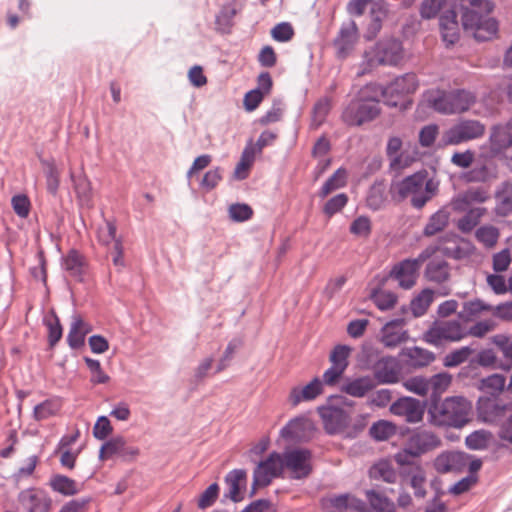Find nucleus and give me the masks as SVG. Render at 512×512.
<instances>
[{"mask_svg":"<svg viewBox=\"0 0 512 512\" xmlns=\"http://www.w3.org/2000/svg\"><path fill=\"white\" fill-rule=\"evenodd\" d=\"M229 217L236 222H243L251 218L253 211L247 204H232L228 209Z\"/></svg>","mask_w":512,"mask_h":512,"instance_id":"62","label":"nucleus"},{"mask_svg":"<svg viewBox=\"0 0 512 512\" xmlns=\"http://www.w3.org/2000/svg\"><path fill=\"white\" fill-rule=\"evenodd\" d=\"M440 30L443 41L448 45L454 44L459 39V26L453 10H447L440 16Z\"/></svg>","mask_w":512,"mask_h":512,"instance_id":"26","label":"nucleus"},{"mask_svg":"<svg viewBox=\"0 0 512 512\" xmlns=\"http://www.w3.org/2000/svg\"><path fill=\"white\" fill-rule=\"evenodd\" d=\"M321 415L325 429L330 434L340 433L348 425V416L342 409L328 408Z\"/></svg>","mask_w":512,"mask_h":512,"instance_id":"24","label":"nucleus"},{"mask_svg":"<svg viewBox=\"0 0 512 512\" xmlns=\"http://www.w3.org/2000/svg\"><path fill=\"white\" fill-rule=\"evenodd\" d=\"M500 232L498 228L492 225H484L477 229L476 238L487 248H493L499 239Z\"/></svg>","mask_w":512,"mask_h":512,"instance_id":"47","label":"nucleus"},{"mask_svg":"<svg viewBox=\"0 0 512 512\" xmlns=\"http://www.w3.org/2000/svg\"><path fill=\"white\" fill-rule=\"evenodd\" d=\"M396 427L391 422L388 421H378L374 423L370 428L371 436L379 441L387 440L391 436L395 434Z\"/></svg>","mask_w":512,"mask_h":512,"instance_id":"55","label":"nucleus"},{"mask_svg":"<svg viewBox=\"0 0 512 512\" xmlns=\"http://www.w3.org/2000/svg\"><path fill=\"white\" fill-rule=\"evenodd\" d=\"M404 326V319H395L386 323L381 331L382 343L387 347H396L404 342L408 337Z\"/></svg>","mask_w":512,"mask_h":512,"instance_id":"22","label":"nucleus"},{"mask_svg":"<svg viewBox=\"0 0 512 512\" xmlns=\"http://www.w3.org/2000/svg\"><path fill=\"white\" fill-rule=\"evenodd\" d=\"M350 232L358 237H368L371 233L370 219L366 216H359L351 223Z\"/></svg>","mask_w":512,"mask_h":512,"instance_id":"63","label":"nucleus"},{"mask_svg":"<svg viewBox=\"0 0 512 512\" xmlns=\"http://www.w3.org/2000/svg\"><path fill=\"white\" fill-rule=\"evenodd\" d=\"M323 392V383L319 378H314L305 386H295L291 389L288 401L295 407L301 402H308L316 399Z\"/></svg>","mask_w":512,"mask_h":512,"instance_id":"21","label":"nucleus"},{"mask_svg":"<svg viewBox=\"0 0 512 512\" xmlns=\"http://www.w3.org/2000/svg\"><path fill=\"white\" fill-rule=\"evenodd\" d=\"M415 159L416 157L412 156L408 151H402L389 159L390 168L393 171L401 172L411 166Z\"/></svg>","mask_w":512,"mask_h":512,"instance_id":"60","label":"nucleus"},{"mask_svg":"<svg viewBox=\"0 0 512 512\" xmlns=\"http://www.w3.org/2000/svg\"><path fill=\"white\" fill-rule=\"evenodd\" d=\"M284 471L282 456L272 453L267 459L261 461L253 472V487H264L279 477Z\"/></svg>","mask_w":512,"mask_h":512,"instance_id":"12","label":"nucleus"},{"mask_svg":"<svg viewBox=\"0 0 512 512\" xmlns=\"http://www.w3.org/2000/svg\"><path fill=\"white\" fill-rule=\"evenodd\" d=\"M425 274L429 281L445 282L449 278L448 264L442 260H433L427 265Z\"/></svg>","mask_w":512,"mask_h":512,"instance_id":"41","label":"nucleus"},{"mask_svg":"<svg viewBox=\"0 0 512 512\" xmlns=\"http://www.w3.org/2000/svg\"><path fill=\"white\" fill-rule=\"evenodd\" d=\"M497 323L493 319H484L476 322L470 328H466V337L473 336L476 338H483L488 333L496 329Z\"/></svg>","mask_w":512,"mask_h":512,"instance_id":"53","label":"nucleus"},{"mask_svg":"<svg viewBox=\"0 0 512 512\" xmlns=\"http://www.w3.org/2000/svg\"><path fill=\"white\" fill-rule=\"evenodd\" d=\"M404 56V49L399 40L395 38H384L378 41L373 48L364 52V69L361 74L366 73L378 65L396 66L403 61Z\"/></svg>","mask_w":512,"mask_h":512,"instance_id":"5","label":"nucleus"},{"mask_svg":"<svg viewBox=\"0 0 512 512\" xmlns=\"http://www.w3.org/2000/svg\"><path fill=\"white\" fill-rule=\"evenodd\" d=\"M219 485L217 483L211 484L199 497L198 507L206 509L212 506L219 496Z\"/></svg>","mask_w":512,"mask_h":512,"instance_id":"64","label":"nucleus"},{"mask_svg":"<svg viewBox=\"0 0 512 512\" xmlns=\"http://www.w3.org/2000/svg\"><path fill=\"white\" fill-rule=\"evenodd\" d=\"M487 194L479 189H470L452 201L453 209L464 210L471 202H484Z\"/></svg>","mask_w":512,"mask_h":512,"instance_id":"43","label":"nucleus"},{"mask_svg":"<svg viewBox=\"0 0 512 512\" xmlns=\"http://www.w3.org/2000/svg\"><path fill=\"white\" fill-rule=\"evenodd\" d=\"M281 456L284 470H287L293 478H303L311 472V454L308 450L292 449Z\"/></svg>","mask_w":512,"mask_h":512,"instance_id":"13","label":"nucleus"},{"mask_svg":"<svg viewBox=\"0 0 512 512\" xmlns=\"http://www.w3.org/2000/svg\"><path fill=\"white\" fill-rule=\"evenodd\" d=\"M98 240L101 244L106 246H114L115 242H121V239L116 236V226L110 221H106L98 228Z\"/></svg>","mask_w":512,"mask_h":512,"instance_id":"54","label":"nucleus"},{"mask_svg":"<svg viewBox=\"0 0 512 512\" xmlns=\"http://www.w3.org/2000/svg\"><path fill=\"white\" fill-rule=\"evenodd\" d=\"M512 125L495 126L490 135L491 149L494 153H500L512 145Z\"/></svg>","mask_w":512,"mask_h":512,"instance_id":"28","label":"nucleus"},{"mask_svg":"<svg viewBox=\"0 0 512 512\" xmlns=\"http://www.w3.org/2000/svg\"><path fill=\"white\" fill-rule=\"evenodd\" d=\"M430 107L441 114H461L470 109L476 97L466 90L444 91L432 89L424 94Z\"/></svg>","mask_w":512,"mask_h":512,"instance_id":"4","label":"nucleus"},{"mask_svg":"<svg viewBox=\"0 0 512 512\" xmlns=\"http://www.w3.org/2000/svg\"><path fill=\"white\" fill-rule=\"evenodd\" d=\"M493 306L485 303L480 299H473L463 303L462 311L459 313V317L464 320H471L483 312H492Z\"/></svg>","mask_w":512,"mask_h":512,"instance_id":"37","label":"nucleus"},{"mask_svg":"<svg viewBox=\"0 0 512 512\" xmlns=\"http://www.w3.org/2000/svg\"><path fill=\"white\" fill-rule=\"evenodd\" d=\"M437 188L438 185L432 179H427L426 171H419L393 182L390 191L396 201L410 198L411 204L420 209L432 198Z\"/></svg>","mask_w":512,"mask_h":512,"instance_id":"3","label":"nucleus"},{"mask_svg":"<svg viewBox=\"0 0 512 512\" xmlns=\"http://www.w3.org/2000/svg\"><path fill=\"white\" fill-rule=\"evenodd\" d=\"M450 213L446 209H440L436 213H434L428 220L424 228L425 236H433L442 230L448 225Z\"/></svg>","mask_w":512,"mask_h":512,"instance_id":"38","label":"nucleus"},{"mask_svg":"<svg viewBox=\"0 0 512 512\" xmlns=\"http://www.w3.org/2000/svg\"><path fill=\"white\" fill-rule=\"evenodd\" d=\"M18 501L27 512H49L52 505L51 498L43 490L36 488L22 490Z\"/></svg>","mask_w":512,"mask_h":512,"instance_id":"17","label":"nucleus"},{"mask_svg":"<svg viewBox=\"0 0 512 512\" xmlns=\"http://www.w3.org/2000/svg\"><path fill=\"white\" fill-rule=\"evenodd\" d=\"M313 422L303 416L290 420L280 431L282 438L289 442L308 440L314 432Z\"/></svg>","mask_w":512,"mask_h":512,"instance_id":"16","label":"nucleus"},{"mask_svg":"<svg viewBox=\"0 0 512 512\" xmlns=\"http://www.w3.org/2000/svg\"><path fill=\"white\" fill-rule=\"evenodd\" d=\"M366 498L372 509L378 512H395L396 505L386 495L376 491L367 490L365 492Z\"/></svg>","mask_w":512,"mask_h":512,"instance_id":"36","label":"nucleus"},{"mask_svg":"<svg viewBox=\"0 0 512 512\" xmlns=\"http://www.w3.org/2000/svg\"><path fill=\"white\" fill-rule=\"evenodd\" d=\"M434 300V292L431 289L422 290L410 303V309L415 317L423 316Z\"/></svg>","mask_w":512,"mask_h":512,"instance_id":"39","label":"nucleus"},{"mask_svg":"<svg viewBox=\"0 0 512 512\" xmlns=\"http://www.w3.org/2000/svg\"><path fill=\"white\" fill-rule=\"evenodd\" d=\"M505 405H501L493 400L486 399L479 402V413L486 422H496L504 416Z\"/></svg>","mask_w":512,"mask_h":512,"instance_id":"35","label":"nucleus"},{"mask_svg":"<svg viewBox=\"0 0 512 512\" xmlns=\"http://www.w3.org/2000/svg\"><path fill=\"white\" fill-rule=\"evenodd\" d=\"M486 212L485 208H473L469 210L458 222V228L464 232H470L479 223Z\"/></svg>","mask_w":512,"mask_h":512,"instance_id":"48","label":"nucleus"},{"mask_svg":"<svg viewBox=\"0 0 512 512\" xmlns=\"http://www.w3.org/2000/svg\"><path fill=\"white\" fill-rule=\"evenodd\" d=\"M255 159V148L248 146L244 149L241 159L234 170V177L238 180L247 178L250 167Z\"/></svg>","mask_w":512,"mask_h":512,"instance_id":"44","label":"nucleus"},{"mask_svg":"<svg viewBox=\"0 0 512 512\" xmlns=\"http://www.w3.org/2000/svg\"><path fill=\"white\" fill-rule=\"evenodd\" d=\"M358 40V28L354 21L342 25L337 38L334 41L337 55L345 58L354 48Z\"/></svg>","mask_w":512,"mask_h":512,"instance_id":"20","label":"nucleus"},{"mask_svg":"<svg viewBox=\"0 0 512 512\" xmlns=\"http://www.w3.org/2000/svg\"><path fill=\"white\" fill-rule=\"evenodd\" d=\"M63 268L69 274V276L82 280V276L85 272V262L81 254L76 250H71L63 258Z\"/></svg>","mask_w":512,"mask_h":512,"instance_id":"30","label":"nucleus"},{"mask_svg":"<svg viewBox=\"0 0 512 512\" xmlns=\"http://www.w3.org/2000/svg\"><path fill=\"white\" fill-rule=\"evenodd\" d=\"M226 492L223 497L233 502H239L244 498L247 484V473L243 469H235L225 476Z\"/></svg>","mask_w":512,"mask_h":512,"instance_id":"19","label":"nucleus"},{"mask_svg":"<svg viewBox=\"0 0 512 512\" xmlns=\"http://www.w3.org/2000/svg\"><path fill=\"white\" fill-rule=\"evenodd\" d=\"M331 109V102L328 98L320 99L313 108L312 121L315 126H320Z\"/></svg>","mask_w":512,"mask_h":512,"instance_id":"61","label":"nucleus"},{"mask_svg":"<svg viewBox=\"0 0 512 512\" xmlns=\"http://www.w3.org/2000/svg\"><path fill=\"white\" fill-rule=\"evenodd\" d=\"M372 300L380 310H388L394 307L397 297L390 291L379 290L372 294Z\"/></svg>","mask_w":512,"mask_h":512,"instance_id":"58","label":"nucleus"},{"mask_svg":"<svg viewBox=\"0 0 512 512\" xmlns=\"http://www.w3.org/2000/svg\"><path fill=\"white\" fill-rule=\"evenodd\" d=\"M351 348L345 345H337L330 354L329 360L331 366L346 370L348 366V357Z\"/></svg>","mask_w":512,"mask_h":512,"instance_id":"57","label":"nucleus"},{"mask_svg":"<svg viewBox=\"0 0 512 512\" xmlns=\"http://www.w3.org/2000/svg\"><path fill=\"white\" fill-rule=\"evenodd\" d=\"M472 403L463 396L433 400L428 408L429 422L435 426L461 428L470 421Z\"/></svg>","mask_w":512,"mask_h":512,"instance_id":"1","label":"nucleus"},{"mask_svg":"<svg viewBox=\"0 0 512 512\" xmlns=\"http://www.w3.org/2000/svg\"><path fill=\"white\" fill-rule=\"evenodd\" d=\"M62 402L59 398H50L36 405L33 410V418L43 421L55 416L61 409Z\"/></svg>","mask_w":512,"mask_h":512,"instance_id":"34","label":"nucleus"},{"mask_svg":"<svg viewBox=\"0 0 512 512\" xmlns=\"http://www.w3.org/2000/svg\"><path fill=\"white\" fill-rule=\"evenodd\" d=\"M440 439L430 431H418L407 440L403 450L396 455V461L400 465L409 463L408 457H418L440 445Z\"/></svg>","mask_w":512,"mask_h":512,"instance_id":"7","label":"nucleus"},{"mask_svg":"<svg viewBox=\"0 0 512 512\" xmlns=\"http://www.w3.org/2000/svg\"><path fill=\"white\" fill-rule=\"evenodd\" d=\"M325 512L363 511L365 504L351 494L331 495L322 500Z\"/></svg>","mask_w":512,"mask_h":512,"instance_id":"18","label":"nucleus"},{"mask_svg":"<svg viewBox=\"0 0 512 512\" xmlns=\"http://www.w3.org/2000/svg\"><path fill=\"white\" fill-rule=\"evenodd\" d=\"M92 330L90 324L85 322L80 315L74 314L71 319L70 330L67 342L73 349L81 347L85 342L86 335Z\"/></svg>","mask_w":512,"mask_h":512,"instance_id":"23","label":"nucleus"},{"mask_svg":"<svg viewBox=\"0 0 512 512\" xmlns=\"http://www.w3.org/2000/svg\"><path fill=\"white\" fill-rule=\"evenodd\" d=\"M374 374L380 383H396L399 378L396 361L391 357L380 359L375 364Z\"/></svg>","mask_w":512,"mask_h":512,"instance_id":"25","label":"nucleus"},{"mask_svg":"<svg viewBox=\"0 0 512 512\" xmlns=\"http://www.w3.org/2000/svg\"><path fill=\"white\" fill-rule=\"evenodd\" d=\"M390 411L396 416L403 417L406 422L415 424L422 421L425 405L418 399L402 397L391 405Z\"/></svg>","mask_w":512,"mask_h":512,"instance_id":"15","label":"nucleus"},{"mask_svg":"<svg viewBox=\"0 0 512 512\" xmlns=\"http://www.w3.org/2000/svg\"><path fill=\"white\" fill-rule=\"evenodd\" d=\"M403 386L419 396H426L430 390L428 379L422 376H414L405 380Z\"/></svg>","mask_w":512,"mask_h":512,"instance_id":"56","label":"nucleus"},{"mask_svg":"<svg viewBox=\"0 0 512 512\" xmlns=\"http://www.w3.org/2000/svg\"><path fill=\"white\" fill-rule=\"evenodd\" d=\"M380 113V107L375 102H366L362 99L352 100L345 108L342 118L345 123L351 126H360L365 122L372 121Z\"/></svg>","mask_w":512,"mask_h":512,"instance_id":"10","label":"nucleus"},{"mask_svg":"<svg viewBox=\"0 0 512 512\" xmlns=\"http://www.w3.org/2000/svg\"><path fill=\"white\" fill-rule=\"evenodd\" d=\"M419 87L417 76L406 73L391 81L386 89V105L397 106L398 102L406 96L413 94Z\"/></svg>","mask_w":512,"mask_h":512,"instance_id":"11","label":"nucleus"},{"mask_svg":"<svg viewBox=\"0 0 512 512\" xmlns=\"http://www.w3.org/2000/svg\"><path fill=\"white\" fill-rule=\"evenodd\" d=\"M447 10H451L447 0H423L420 12L423 18L431 19L439 12L446 13Z\"/></svg>","mask_w":512,"mask_h":512,"instance_id":"45","label":"nucleus"},{"mask_svg":"<svg viewBox=\"0 0 512 512\" xmlns=\"http://www.w3.org/2000/svg\"><path fill=\"white\" fill-rule=\"evenodd\" d=\"M358 98L366 102H375L377 105H379L380 99L383 98L386 104V89L379 84H368L360 90Z\"/></svg>","mask_w":512,"mask_h":512,"instance_id":"46","label":"nucleus"},{"mask_svg":"<svg viewBox=\"0 0 512 512\" xmlns=\"http://www.w3.org/2000/svg\"><path fill=\"white\" fill-rule=\"evenodd\" d=\"M375 381L370 376L356 378L346 383L342 391L353 397H363L375 388Z\"/></svg>","mask_w":512,"mask_h":512,"instance_id":"31","label":"nucleus"},{"mask_svg":"<svg viewBox=\"0 0 512 512\" xmlns=\"http://www.w3.org/2000/svg\"><path fill=\"white\" fill-rule=\"evenodd\" d=\"M506 379L503 375L492 374L481 381V388L491 395H499L506 389Z\"/></svg>","mask_w":512,"mask_h":512,"instance_id":"50","label":"nucleus"},{"mask_svg":"<svg viewBox=\"0 0 512 512\" xmlns=\"http://www.w3.org/2000/svg\"><path fill=\"white\" fill-rule=\"evenodd\" d=\"M485 125L478 120H461L443 132L441 144L443 146L459 145L482 137Z\"/></svg>","mask_w":512,"mask_h":512,"instance_id":"8","label":"nucleus"},{"mask_svg":"<svg viewBox=\"0 0 512 512\" xmlns=\"http://www.w3.org/2000/svg\"><path fill=\"white\" fill-rule=\"evenodd\" d=\"M347 172L343 168H339L335 173L323 184L319 191L321 198L327 197L333 191L340 189L346 185Z\"/></svg>","mask_w":512,"mask_h":512,"instance_id":"40","label":"nucleus"},{"mask_svg":"<svg viewBox=\"0 0 512 512\" xmlns=\"http://www.w3.org/2000/svg\"><path fill=\"white\" fill-rule=\"evenodd\" d=\"M462 15V25L465 31L470 32L478 41L492 39L498 31L497 21L490 17L493 4L489 0H467Z\"/></svg>","mask_w":512,"mask_h":512,"instance_id":"2","label":"nucleus"},{"mask_svg":"<svg viewBox=\"0 0 512 512\" xmlns=\"http://www.w3.org/2000/svg\"><path fill=\"white\" fill-rule=\"evenodd\" d=\"M70 177L73 182L74 190L77 195L79 204L82 207L90 208L92 206V188L90 181L82 173L75 175L73 172H71Z\"/></svg>","mask_w":512,"mask_h":512,"instance_id":"27","label":"nucleus"},{"mask_svg":"<svg viewBox=\"0 0 512 512\" xmlns=\"http://www.w3.org/2000/svg\"><path fill=\"white\" fill-rule=\"evenodd\" d=\"M491 440V433L485 430L474 431L466 437V446L471 450H484Z\"/></svg>","mask_w":512,"mask_h":512,"instance_id":"51","label":"nucleus"},{"mask_svg":"<svg viewBox=\"0 0 512 512\" xmlns=\"http://www.w3.org/2000/svg\"><path fill=\"white\" fill-rule=\"evenodd\" d=\"M139 454L140 449L138 447L128 445L124 437L116 436L101 446L99 457L105 460L117 455L124 461H133Z\"/></svg>","mask_w":512,"mask_h":512,"instance_id":"14","label":"nucleus"},{"mask_svg":"<svg viewBox=\"0 0 512 512\" xmlns=\"http://www.w3.org/2000/svg\"><path fill=\"white\" fill-rule=\"evenodd\" d=\"M472 350L469 347H461L447 354L444 358L446 367H456L464 363L471 355Z\"/></svg>","mask_w":512,"mask_h":512,"instance_id":"59","label":"nucleus"},{"mask_svg":"<svg viewBox=\"0 0 512 512\" xmlns=\"http://www.w3.org/2000/svg\"><path fill=\"white\" fill-rule=\"evenodd\" d=\"M497 212L506 216L512 212V181L501 184L496 192Z\"/></svg>","mask_w":512,"mask_h":512,"instance_id":"32","label":"nucleus"},{"mask_svg":"<svg viewBox=\"0 0 512 512\" xmlns=\"http://www.w3.org/2000/svg\"><path fill=\"white\" fill-rule=\"evenodd\" d=\"M387 16V7L383 0L373 3L370 8L371 23L369 24L368 31L366 34L367 39L374 38L381 30L382 22Z\"/></svg>","mask_w":512,"mask_h":512,"instance_id":"29","label":"nucleus"},{"mask_svg":"<svg viewBox=\"0 0 512 512\" xmlns=\"http://www.w3.org/2000/svg\"><path fill=\"white\" fill-rule=\"evenodd\" d=\"M410 363L413 366L423 367L434 360V354L420 347L409 348L406 353Z\"/></svg>","mask_w":512,"mask_h":512,"instance_id":"49","label":"nucleus"},{"mask_svg":"<svg viewBox=\"0 0 512 512\" xmlns=\"http://www.w3.org/2000/svg\"><path fill=\"white\" fill-rule=\"evenodd\" d=\"M464 338H466V327L455 319L436 320L423 334L424 341L434 346L459 342Z\"/></svg>","mask_w":512,"mask_h":512,"instance_id":"6","label":"nucleus"},{"mask_svg":"<svg viewBox=\"0 0 512 512\" xmlns=\"http://www.w3.org/2000/svg\"><path fill=\"white\" fill-rule=\"evenodd\" d=\"M50 485L54 491L65 496L75 495L80 490L73 479L63 475L54 476L50 481Z\"/></svg>","mask_w":512,"mask_h":512,"instance_id":"42","label":"nucleus"},{"mask_svg":"<svg viewBox=\"0 0 512 512\" xmlns=\"http://www.w3.org/2000/svg\"><path fill=\"white\" fill-rule=\"evenodd\" d=\"M429 256V251L425 250L417 258L405 259L399 262L393 267L390 276L398 282L401 288L411 289L416 284L419 269Z\"/></svg>","mask_w":512,"mask_h":512,"instance_id":"9","label":"nucleus"},{"mask_svg":"<svg viewBox=\"0 0 512 512\" xmlns=\"http://www.w3.org/2000/svg\"><path fill=\"white\" fill-rule=\"evenodd\" d=\"M428 382L429 389H432L433 396L439 397L451 385L452 376L447 372L438 373L429 378Z\"/></svg>","mask_w":512,"mask_h":512,"instance_id":"52","label":"nucleus"},{"mask_svg":"<svg viewBox=\"0 0 512 512\" xmlns=\"http://www.w3.org/2000/svg\"><path fill=\"white\" fill-rule=\"evenodd\" d=\"M464 461V454L460 452H449L439 455L435 460V467L438 472L446 473L459 469Z\"/></svg>","mask_w":512,"mask_h":512,"instance_id":"33","label":"nucleus"}]
</instances>
